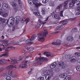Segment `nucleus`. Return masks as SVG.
<instances>
[{
	"mask_svg": "<svg viewBox=\"0 0 80 80\" xmlns=\"http://www.w3.org/2000/svg\"><path fill=\"white\" fill-rule=\"evenodd\" d=\"M63 25L62 24L61 25L58 26H57V30H61L63 28Z\"/></svg>",
	"mask_w": 80,
	"mask_h": 80,
	"instance_id": "cd10ccee",
	"label": "nucleus"
},
{
	"mask_svg": "<svg viewBox=\"0 0 80 80\" xmlns=\"http://www.w3.org/2000/svg\"><path fill=\"white\" fill-rule=\"evenodd\" d=\"M23 59L22 57H20L19 60H17V58L13 57L12 59V61L10 62V63H19V61H21Z\"/></svg>",
	"mask_w": 80,
	"mask_h": 80,
	"instance_id": "20e7f679",
	"label": "nucleus"
},
{
	"mask_svg": "<svg viewBox=\"0 0 80 80\" xmlns=\"http://www.w3.org/2000/svg\"><path fill=\"white\" fill-rule=\"evenodd\" d=\"M49 5L51 7H54L55 6L54 2L53 1H50L49 2Z\"/></svg>",
	"mask_w": 80,
	"mask_h": 80,
	"instance_id": "6ab92c4d",
	"label": "nucleus"
},
{
	"mask_svg": "<svg viewBox=\"0 0 80 80\" xmlns=\"http://www.w3.org/2000/svg\"><path fill=\"white\" fill-rule=\"evenodd\" d=\"M77 1V0H72L71 2H72L74 5V4H75V3H76Z\"/></svg>",
	"mask_w": 80,
	"mask_h": 80,
	"instance_id": "09e8293b",
	"label": "nucleus"
},
{
	"mask_svg": "<svg viewBox=\"0 0 80 80\" xmlns=\"http://www.w3.org/2000/svg\"><path fill=\"white\" fill-rule=\"evenodd\" d=\"M44 30L45 31L44 32H42V34H38V40L40 42H42L44 40V37H47V35L48 33L47 30L45 29V28H44Z\"/></svg>",
	"mask_w": 80,
	"mask_h": 80,
	"instance_id": "f257e3e1",
	"label": "nucleus"
},
{
	"mask_svg": "<svg viewBox=\"0 0 80 80\" xmlns=\"http://www.w3.org/2000/svg\"><path fill=\"white\" fill-rule=\"evenodd\" d=\"M2 8L4 10H8L10 8V6L7 4L5 3L2 5Z\"/></svg>",
	"mask_w": 80,
	"mask_h": 80,
	"instance_id": "9d476101",
	"label": "nucleus"
},
{
	"mask_svg": "<svg viewBox=\"0 0 80 80\" xmlns=\"http://www.w3.org/2000/svg\"><path fill=\"white\" fill-rule=\"evenodd\" d=\"M11 4L13 8H15V10H17L18 9V4L14 2H11Z\"/></svg>",
	"mask_w": 80,
	"mask_h": 80,
	"instance_id": "9b49d317",
	"label": "nucleus"
},
{
	"mask_svg": "<svg viewBox=\"0 0 80 80\" xmlns=\"http://www.w3.org/2000/svg\"><path fill=\"white\" fill-rule=\"evenodd\" d=\"M1 15L3 17H7L8 16V13L5 12H2Z\"/></svg>",
	"mask_w": 80,
	"mask_h": 80,
	"instance_id": "5701e85b",
	"label": "nucleus"
},
{
	"mask_svg": "<svg viewBox=\"0 0 80 80\" xmlns=\"http://www.w3.org/2000/svg\"><path fill=\"white\" fill-rule=\"evenodd\" d=\"M32 56L31 55H28V56H26L25 57V58H26V59H27L28 58H29V57H30V58H32Z\"/></svg>",
	"mask_w": 80,
	"mask_h": 80,
	"instance_id": "a19ab883",
	"label": "nucleus"
},
{
	"mask_svg": "<svg viewBox=\"0 0 80 80\" xmlns=\"http://www.w3.org/2000/svg\"><path fill=\"white\" fill-rule=\"evenodd\" d=\"M48 2V0H43L42 2L43 3H46Z\"/></svg>",
	"mask_w": 80,
	"mask_h": 80,
	"instance_id": "c03bdc74",
	"label": "nucleus"
},
{
	"mask_svg": "<svg viewBox=\"0 0 80 80\" xmlns=\"http://www.w3.org/2000/svg\"><path fill=\"white\" fill-rule=\"evenodd\" d=\"M34 49L32 47H30L28 49V50H29V51H33Z\"/></svg>",
	"mask_w": 80,
	"mask_h": 80,
	"instance_id": "4c0bfd02",
	"label": "nucleus"
},
{
	"mask_svg": "<svg viewBox=\"0 0 80 80\" xmlns=\"http://www.w3.org/2000/svg\"><path fill=\"white\" fill-rule=\"evenodd\" d=\"M61 42H62V41L58 39L57 40L56 42H54L52 43V45H61Z\"/></svg>",
	"mask_w": 80,
	"mask_h": 80,
	"instance_id": "1a4fd4ad",
	"label": "nucleus"
},
{
	"mask_svg": "<svg viewBox=\"0 0 80 80\" xmlns=\"http://www.w3.org/2000/svg\"><path fill=\"white\" fill-rule=\"evenodd\" d=\"M32 40L30 39H28L26 41V43H27V45H30V44L33 43V42H31Z\"/></svg>",
	"mask_w": 80,
	"mask_h": 80,
	"instance_id": "dca6fc26",
	"label": "nucleus"
},
{
	"mask_svg": "<svg viewBox=\"0 0 80 80\" xmlns=\"http://www.w3.org/2000/svg\"><path fill=\"white\" fill-rule=\"evenodd\" d=\"M70 79V76H68L65 78L64 80H69Z\"/></svg>",
	"mask_w": 80,
	"mask_h": 80,
	"instance_id": "2f4dec72",
	"label": "nucleus"
},
{
	"mask_svg": "<svg viewBox=\"0 0 80 80\" xmlns=\"http://www.w3.org/2000/svg\"><path fill=\"white\" fill-rule=\"evenodd\" d=\"M7 80H11V78L10 76H7L6 77Z\"/></svg>",
	"mask_w": 80,
	"mask_h": 80,
	"instance_id": "603ef678",
	"label": "nucleus"
},
{
	"mask_svg": "<svg viewBox=\"0 0 80 80\" xmlns=\"http://www.w3.org/2000/svg\"><path fill=\"white\" fill-rule=\"evenodd\" d=\"M30 61H25V63L26 64H22L20 65V68H27V64H29L30 63Z\"/></svg>",
	"mask_w": 80,
	"mask_h": 80,
	"instance_id": "423d86ee",
	"label": "nucleus"
},
{
	"mask_svg": "<svg viewBox=\"0 0 80 80\" xmlns=\"http://www.w3.org/2000/svg\"><path fill=\"white\" fill-rule=\"evenodd\" d=\"M76 60H77V58L75 56H73L71 58L70 62L71 63H74V62H75Z\"/></svg>",
	"mask_w": 80,
	"mask_h": 80,
	"instance_id": "2eb2a0df",
	"label": "nucleus"
},
{
	"mask_svg": "<svg viewBox=\"0 0 80 80\" xmlns=\"http://www.w3.org/2000/svg\"><path fill=\"white\" fill-rule=\"evenodd\" d=\"M1 42H7V41L6 40H1Z\"/></svg>",
	"mask_w": 80,
	"mask_h": 80,
	"instance_id": "338daca9",
	"label": "nucleus"
},
{
	"mask_svg": "<svg viewBox=\"0 0 80 80\" xmlns=\"http://www.w3.org/2000/svg\"><path fill=\"white\" fill-rule=\"evenodd\" d=\"M76 56H77V57L78 56H80V52H76L75 53Z\"/></svg>",
	"mask_w": 80,
	"mask_h": 80,
	"instance_id": "de8ad7c7",
	"label": "nucleus"
},
{
	"mask_svg": "<svg viewBox=\"0 0 80 80\" xmlns=\"http://www.w3.org/2000/svg\"><path fill=\"white\" fill-rule=\"evenodd\" d=\"M50 74H51V75H53V74H54V72H53V71L51 70V71L50 72Z\"/></svg>",
	"mask_w": 80,
	"mask_h": 80,
	"instance_id": "13d9d810",
	"label": "nucleus"
},
{
	"mask_svg": "<svg viewBox=\"0 0 80 80\" xmlns=\"http://www.w3.org/2000/svg\"><path fill=\"white\" fill-rule=\"evenodd\" d=\"M63 11H61V13L60 14L61 17H63V14H62L63 13Z\"/></svg>",
	"mask_w": 80,
	"mask_h": 80,
	"instance_id": "774afa93",
	"label": "nucleus"
},
{
	"mask_svg": "<svg viewBox=\"0 0 80 80\" xmlns=\"http://www.w3.org/2000/svg\"><path fill=\"white\" fill-rule=\"evenodd\" d=\"M66 75H67L66 73H64V74H62L61 75V77L62 78H65L67 77V76H66Z\"/></svg>",
	"mask_w": 80,
	"mask_h": 80,
	"instance_id": "e433bc0d",
	"label": "nucleus"
},
{
	"mask_svg": "<svg viewBox=\"0 0 80 80\" xmlns=\"http://www.w3.org/2000/svg\"><path fill=\"white\" fill-rule=\"evenodd\" d=\"M42 53L44 54V55L46 54V57H53V55L52 54H47V53H48V52H42Z\"/></svg>",
	"mask_w": 80,
	"mask_h": 80,
	"instance_id": "f8f14e48",
	"label": "nucleus"
},
{
	"mask_svg": "<svg viewBox=\"0 0 80 80\" xmlns=\"http://www.w3.org/2000/svg\"><path fill=\"white\" fill-rule=\"evenodd\" d=\"M44 59V58L42 57L41 58H37L35 59V61L37 62L34 63L33 64V65L34 66H37V65H42V62L41 61Z\"/></svg>",
	"mask_w": 80,
	"mask_h": 80,
	"instance_id": "f03ea898",
	"label": "nucleus"
},
{
	"mask_svg": "<svg viewBox=\"0 0 80 80\" xmlns=\"http://www.w3.org/2000/svg\"><path fill=\"white\" fill-rule=\"evenodd\" d=\"M19 44V42L18 41H15V45H18Z\"/></svg>",
	"mask_w": 80,
	"mask_h": 80,
	"instance_id": "e2e57ef3",
	"label": "nucleus"
},
{
	"mask_svg": "<svg viewBox=\"0 0 80 80\" xmlns=\"http://www.w3.org/2000/svg\"><path fill=\"white\" fill-rule=\"evenodd\" d=\"M29 75H31V74H32V71H30L28 73Z\"/></svg>",
	"mask_w": 80,
	"mask_h": 80,
	"instance_id": "680f3d73",
	"label": "nucleus"
},
{
	"mask_svg": "<svg viewBox=\"0 0 80 80\" xmlns=\"http://www.w3.org/2000/svg\"><path fill=\"white\" fill-rule=\"evenodd\" d=\"M52 17L54 18H58V15L57 13H53L52 15Z\"/></svg>",
	"mask_w": 80,
	"mask_h": 80,
	"instance_id": "aec40b11",
	"label": "nucleus"
},
{
	"mask_svg": "<svg viewBox=\"0 0 80 80\" xmlns=\"http://www.w3.org/2000/svg\"><path fill=\"white\" fill-rule=\"evenodd\" d=\"M33 13L35 15H38V16H39L40 15V13L38 12H34Z\"/></svg>",
	"mask_w": 80,
	"mask_h": 80,
	"instance_id": "37998d69",
	"label": "nucleus"
},
{
	"mask_svg": "<svg viewBox=\"0 0 80 80\" xmlns=\"http://www.w3.org/2000/svg\"><path fill=\"white\" fill-rule=\"evenodd\" d=\"M8 20L7 19H6L5 20V19H4V21H3V23H5L6 25L7 24V23H8Z\"/></svg>",
	"mask_w": 80,
	"mask_h": 80,
	"instance_id": "58836bf2",
	"label": "nucleus"
},
{
	"mask_svg": "<svg viewBox=\"0 0 80 80\" xmlns=\"http://www.w3.org/2000/svg\"><path fill=\"white\" fill-rule=\"evenodd\" d=\"M3 22H4V18H0V23H3Z\"/></svg>",
	"mask_w": 80,
	"mask_h": 80,
	"instance_id": "473e14b6",
	"label": "nucleus"
},
{
	"mask_svg": "<svg viewBox=\"0 0 80 80\" xmlns=\"http://www.w3.org/2000/svg\"><path fill=\"white\" fill-rule=\"evenodd\" d=\"M12 68V66L11 65L8 66L6 67V69L7 70H12L11 69Z\"/></svg>",
	"mask_w": 80,
	"mask_h": 80,
	"instance_id": "c756f323",
	"label": "nucleus"
},
{
	"mask_svg": "<svg viewBox=\"0 0 80 80\" xmlns=\"http://www.w3.org/2000/svg\"><path fill=\"white\" fill-rule=\"evenodd\" d=\"M66 40H67L68 41H72L73 40V38L72 36H68L66 38Z\"/></svg>",
	"mask_w": 80,
	"mask_h": 80,
	"instance_id": "4be33fe9",
	"label": "nucleus"
},
{
	"mask_svg": "<svg viewBox=\"0 0 80 80\" xmlns=\"http://www.w3.org/2000/svg\"><path fill=\"white\" fill-rule=\"evenodd\" d=\"M18 3L20 6H21V5H22V1L21 0H18Z\"/></svg>",
	"mask_w": 80,
	"mask_h": 80,
	"instance_id": "6e6d98bb",
	"label": "nucleus"
},
{
	"mask_svg": "<svg viewBox=\"0 0 80 80\" xmlns=\"http://www.w3.org/2000/svg\"><path fill=\"white\" fill-rule=\"evenodd\" d=\"M38 0H33V1H32V5H33L34 4V5L36 7H38L41 6L42 5L41 3H38Z\"/></svg>",
	"mask_w": 80,
	"mask_h": 80,
	"instance_id": "39448f33",
	"label": "nucleus"
},
{
	"mask_svg": "<svg viewBox=\"0 0 80 80\" xmlns=\"http://www.w3.org/2000/svg\"><path fill=\"white\" fill-rule=\"evenodd\" d=\"M15 47L13 46H10L8 47H7L6 48V50L7 51V52H9L10 50H13L15 49Z\"/></svg>",
	"mask_w": 80,
	"mask_h": 80,
	"instance_id": "ddd939ff",
	"label": "nucleus"
},
{
	"mask_svg": "<svg viewBox=\"0 0 80 80\" xmlns=\"http://www.w3.org/2000/svg\"><path fill=\"white\" fill-rule=\"evenodd\" d=\"M25 21L26 22V23H28L30 21V19L28 18L25 19L24 18H23L22 19H21V22L22 23H24V22Z\"/></svg>",
	"mask_w": 80,
	"mask_h": 80,
	"instance_id": "6e6552de",
	"label": "nucleus"
},
{
	"mask_svg": "<svg viewBox=\"0 0 80 80\" xmlns=\"http://www.w3.org/2000/svg\"><path fill=\"white\" fill-rule=\"evenodd\" d=\"M68 4V1H66L64 2V3L63 5V8L65 9H67V8H68V6H67Z\"/></svg>",
	"mask_w": 80,
	"mask_h": 80,
	"instance_id": "a211bd4d",
	"label": "nucleus"
},
{
	"mask_svg": "<svg viewBox=\"0 0 80 80\" xmlns=\"http://www.w3.org/2000/svg\"><path fill=\"white\" fill-rule=\"evenodd\" d=\"M17 77V75H13L12 76V78H16V77Z\"/></svg>",
	"mask_w": 80,
	"mask_h": 80,
	"instance_id": "69168bd1",
	"label": "nucleus"
},
{
	"mask_svg": "<svg viewBox=\"0 0 80 80\" xmlns=\"http://www.w3.org/2000/svg\"><path fill=\"white\" fill-rule=\"evenodd\" d=\"M13 23L12 22H11V23L9 24L8 25V27H12L13 26Z\"/></svg>",
	"mask_w": 80,
	"mask_h": 80,
	"instance_id": "5fc2aeb1",
	"label": "nucleus"
},
{
	"mask_svg": "<svg viewBox=\"0 0 80 80\" xmlns=\"http://www.w3.org/2000/svg\"><path fill=\"white\" fill-rule=\"evenodd\" d=\"M77 5L79 6L80 5V1H77L76 3Z\"/></svg>",
	"mask_w": 80,
	"mask_h": 80,
	"instance_id": "864d4df0",
	"label": "nucleus"
},
{
	"mask_svg": "<svg viewBox=\"0 0 80 80\" xmlns=\"http://www.w3.org/2000/svg\"><path fill=\"white\" fill-rule=\"evenodd\" d=\"M7 62V60H5V59H3L2 60H0V63L2 65H3V64H5V63Z\"/></svg>",
	"mask_w": 80,
	"mask_h": 80,
	"instance_id": "393cba45",
	"label": "nucleus"
},
{
	"mask_svg": "<svg viewBox=\"0 0 80 80\" xmlns=\"http://www.w3.org/2000/svg\"><path fill=\"white\" fill-rule=\"evenodd\" d=\"M48 73V71L45 70L42 73V76H45L46 75L45 77V78L46 80H49L51 78V76L49 74H47Z\"/></svg>",
	"mask_w": 80,
	"mask_h": 80,
	"instance_id": "7ed1b4c3",
	"label": "nucleus"
},
{
	"mask_svg": "<svg viewBox=\"0 0 80 80\" xmlns=\"http://www.w3.org/2000/svg\"><path fill=\"white\" fill-rule=\"evenodd\" d=\"M39 22L37 25L36 27L38 28H39L40 27H42L43 26V25L46 23V22H42V21H41L40 19H39Z\"/></svg>",
	"mask_w": 80,
	"mask_h": 80,
	"instance_id": "0eeeda50",
	"label": "nucleus"
},
{
	"mask_svg": "<svg viewBox=\"0 0 80 80\" xmlns=\"http://www.w3.org/2000/svg\"><path fill=\"white\" fill-rule=\"evenodd\" d=\"M61 8L60 7V6H58V7L56 8V10H57V9H58L59 10H60Z\"/></svg>",
	"mask_w": 80,
	"mask_h": 80,
	"instance_id": "052dcab7",
	"label": "nucleus"
},
{
	"mask_svg": "<svg viewBox=\"0 0 80 80\" xmlns=\"http://www.w3.org/2000/svg\"><path fill=\"white\" fill-rule=\"evenodd\" d=\"M65 58L67 59V60H69L70 58H71V55L70 54H68L66 55L65 56Z\"/></svg>",
	"mask_w": 80,
	"mask_h": 80,
	"instance_id": "b1692460",
	"label": "nucleus"
},
{
	"mask_svg": "<svg viewBox=\"0 0 80 80\" xmlns=\"http://www.w3.org/2000/svg\"><path fill=\"white\" fill-rule=\"evenodd\" d=\"M11 44H13L15 45V41H13L11 42Z\"/></svg>",
	"mask_w": 80,
	"mask_h": 80,
	"instance_id": "bf43d9fd",
	"label": "nucleus"
},
{
	"mask_svg": "<svg viewBox=\"0 0 80 80\" xmlns=\"http://www.w3.org/2000/svg\"><path fill=\"white\" fill-rule=\"evenodd\" d=\"M59 32H60L59 31H58V32H55L52 33V35H53V34H56V33H59Z\"/></svg>",
	"mask_w": 80,
	"mask_h": 80,
	"instance_id": "0e129e2a",
	"label": "nucleus"
},
{
	"mask_svg": "<svg viewBox=\"0 0 80 80\" xmlns=\"http://www.w3.org/2000/svg\"><path fill=\"white\" fill-rule=\"evenodd\" d=\"M56 66H57V63L54 62L51 64L50 65V67L51 68H54L55 67H56Z\"/></svg>",
	"mask_w": 80,
	"mask_h": 80,
	"instance_id": "f3484780",
	"label": "nucleus"
},
{
	"mask_svg": "<svg viewBox=\"0 0 80 80\" xmlns=\"http://www.w3.org/2000/svg\"><path fill=\"white\" fill-rule=\"evenodd\" d=\"M77 31H78V29L77 28H74V29L73 28L71 30V32L72 33H76Z\"/></svg>",
	"mask_w": 80,
	"mask_h": 80,
	"instance_id": "a878e982",
	"label": "nucleus"
},
{
	"mask_svg": "<svg viewBox=\"0 0 80 80\" xmlns=\"http://www.w3.org/2000/svg\"><path fill=\"white\" fill-rule=\"evenodd\" d=\"M76 70L78 71H80V66H78L76 67Z\"/></svg>",
	"mask_w": 80,
	"mask_h": 80,
	"instance_id": "a18cd8bd",
	"label": "nucleus"
},
{
	"mask_svg": "<svg viewBox=\"0 0 80 80\" xmlns=\"http://www.w3.org/2000/svg\"><path fill=\"white\" fill-rule=\"evenodd\" d=\"M8 57V53H4L0 55V58L3 57Z\"/></svg>",
	"mask_w": 80,
	"mask_h": 80,
	"instance_id": "412c9836",
	"label": "nucleus"
},
{
	"mask_svg": "<svg viewBox=\"0 0 80 80\" xmlns=\"http://www.w3.org/2000/svg\"><path fill=\"white\" fill-rule=\"evenodd\" d=\"M8 74L9 75H12V70H9L8 72Z\"/></svg>",
	"mask_w": 80,
	"mask_h": 80,
	"instance_id": "c9c22d12",
	"label": "nucleus"
},
{
	"mask_svg": "<svg viewBox=\"0 0 80 80\" xmlns=\"http://www.w3.org/2000/svg\"><path fill=\"white\" fill-rule=\"evenodd\" d=\"M62 65H64V63L63 62H59L58 63V65L59 67H61Z\"/></svg>",
	"mask_w": 80,
	"mask_h": 80,
	"instance_id": "7c9ffc66",
	"label": "nucleus"
},
{
	"mask_svg": "<svg viewBox=\"0 0 80 80\" xmlns=\"http://www.w3.org/2000/svg\"><path fill=\"white\" fill-rule=\"evenodd\" d=\"M38 80H45L44 78L43 77H40L38 78Z\"/></svg>",
	"mask_w": 80,
	"mask_h": 80,
	"instance_id": "79ce46f5",
	"label": "nucleus"
},
{
	"mask_svg": "<svg viewBox=\"0 0 80 80\" xmlns=\"http://www.w3.org/2000/svg\"><path fill=\"white\" fill-rule=\"evenodd\" d=\"M32 0H28V2H29L30 5H32Z\"/></svg>",
	"mask_w": 80,
	"mask_h": 80,
	"instance_id": "3c124183",
	"label": "nucleus"
},
{
	"mask_svg": "<svg viewBox=\"0 0 80 80\" xmlns=\"http://www.w3.org/2000/svg\"><path fill=\"white\" fill-rule=\"evenodd\" d=\"M69 7H73V6H74V4L71 2L69 3Z\"/></svg>",
	"mask_w": 80,
	"mask_h": 80,
	"instance_id": "72a5a7b5",
	"label": "nucleus"
},
{
	"mask_svg": "<svg viewBox=\"0 0 80 80\" xmlns=\"http://www.w3.org/2000/svg\"><path fill=\"white\" fill-rule=\"evenodd\" d=\"M2 46L3 47H7L8 46V44L7 43H4L2 44Z\"/></svg>",
	"mask_w": 80,
	"mask_h": 80,
	"instance_id": "ea45409f",
	"label": "nucleus"
},
{
	"mask_svg": "<svg viewBox=\"0 0 80 80\" xmlns=\"http://www.w3.org/2000/svg\"><path fill=\"white\" fill-rule=\"evenodd\" d=\"M37 37V35H32L31 38L32 41L34 40Z\"/></svg>",
	"mask_w": 80,
	"mask_h": 80,
	"instance_id": "c85d7f7f",
	"label": "nucleus"
},
{
	"mask_svg": "<svg viewBox=\"0 0 80 80\" xmlns=\"http://www.w3.org/2000/svg\"><path fill=\"white\" fill-rule=\"evenodd\" d=\"M15 21L16 22L17 24H18L19 23V22L20 20V17L19 16H18L17 17H16L15 18Z\"/></svg>",
	"mask_w": 80,
	"mask_h": 80,
	"instance_id": "4468645a",
	"label": "nucleus"
},
{
	"mask_svg": "<svg viewBox=\"0 0 80 80\" xmlns=\"http://www.w3.org/2000/svg\"><path fill=\"white\" fill-rule=\"evenodd\" d=\"M61 66L62 68H65L67 67V66L66 65L65 66V64L62 65Z\"/></svg>",
	"mask_w": 80,
	"mask_h": 80,
	"instance_id": "4d7b16f0",
	"label": "nucleus"
},
{
	"mask_svg": "<svg viewBox=\"0 0 80 80\" xmlns=\"http://www.w3.org/2000/svg\"><path fill=\"white\" fill-rule=\"evenodd\" d=\"M11 66H12V68H18L17 67V66L15 65H11Z\"/></svg>",
	"mask_w": 80,
	"mask_h": 80,
	"instance_id": "8fccbe9b",
	"label": "nucleus"
},
{
	"mask_svg": "<svg viewBox=\"0 0 80 80\" xmlns=\"http://www.w3.org/2000/svg\"><path fill=\"white\" fill-rule=\"evenodd\" d=\"M42 15H45V9H42Z\"/></svg>",
	"mask_w": 80,
	"mask_h": 80,
	"instance_id": "f704fd0d",
	"label": "nucleus"
},
{
	"mask_svg": "<svg viewBox=\"0 0 80 80\" xmlns=\"http://www.w3.org/2000/svg\"><path fill=\"white\" fill-rule=\"evenodd\" d=\"M15 21V19L14 18H12V20H11V23H13Z\"/></svg>",
	"mask_w": 80,
	"mask_h": 80,
	"instance_id": "49530a36",
	"label": "nucleus"
},
{
	"mask_svg": "<svg viewBox=\"0 0 80 80\" xmlns=\"http://www.w3.org/2000/svg\"><path fill=\"white\" fill-rule=\"evenodd\" d=\"M61 22H63L62 24V25L64 26L65 25H66V24L68 23V21H61Z\"/></svg>",
	"mask_w": 80,
	"mask_h": 80,
	"instance_id": "bb28decb",
	"label": "nucleus"
}]
</instances>
